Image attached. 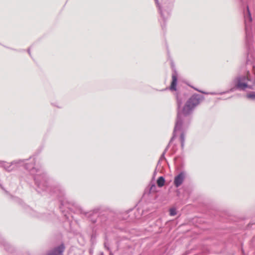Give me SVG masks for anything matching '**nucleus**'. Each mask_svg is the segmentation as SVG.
Here are the masks:
<instances>
[{
	"label": "nucleus",
	"instance_id": "f257e3e1",
	"mask_svg": "<svg viewBox=\"0 0 255 255\" xmlns=\"http://www.w3.org/2000/svg\"><path fill=\"white\" fill-rule=\"evenodd\" d=\"M200 103V99L197 95H193L185 104L181 113L184 116L190 115L193 109Z\"/></svg>",
	"mask_w": 255,
	"mask_h": 255
},
{
	"label": "nucleus",
	"instance_id": "f03ea898",
	"mask_svg": "<svg viewBox=\"0 0 255 255\" xmlns=\"http://www.w3.org/2000/svg\"><path fill=\"white\" fill-rule=\"evenodd\" d=\"M249 74V73L248 72L247 77L243 76L236 79L235 81V85L238 88L241 89H245V88L248 87L250 89H253L252 87L248 86V85L245 82V81L246 80H249L248 77Z\"/></svg>",
	"mask_w": 255,
	"mask_h": 255
},
{
	"label": "nucleus",
	"instance_id": "7ed1b4c3",
	"mask_svg": "<svg viewBox=\"0 0 255 255\" xmlns=\"http://www.w3.org/2000/svg\"><path fill=\"white\" fill-rule=\"evenodd\" d=\"M64 250L65 246L63 244H62L58 247L49 251L47 252L46 255H62V253Z\"/></svg>",
	"mask_w": 255,
	"mask_h": 255
},
{
	"label": "nucleus",
	"instance_id": "20e7f679",
	"mask_svg": "<svg viewBox=\"0 0 255 255\" xmlns=\"http://www.w3.org/2000/svg\"><path fill=\"white\" fill-rule=\"evenodd\" d=\"M184 180V174L182 173H180L176 176L174 180V184L176 187L181 185Z\"/></svg>",
	"mask_w": 255,
	"mask_h": 255
},
{
	"label": "nucleus",
	"instance_id": "39448f33",
	"mask_svg": "<svg viewBox=\"0 0 255 255\" xmlns=\"http://www.w3.org/2000/svg\"><path fill=\"white\" fill-rule=\"evenodd\" d=\"M177 82V78L175 74L172 76V82L170 85V89L172 91L176 90V85Z\"/></svg>",
	"mask_w": 255,
	"mask_h": 255
},
{
	"label": "nucleus",
	"instance_id": "423d86ee",
	"mask_svg": "<svg viewBox=\"0 0 255 255\" xmlns=\"http://www.w3.org/2000/svg\"><path fill=\"white\" fill-rule=\"evenodd\" d=\"M165 183V179L162 176L159 177L157 180V184L159 187H162Z\"/></svg>",
	"mask_w": 255,
	"mask_h": 255
},
{
	"label": "nucleus",
	"instance_id": "0eeeda50",
	"mask_svg": "<svg viewBox=\"0 0 255 255\" xmlns=\"http://www.w3.org/2000/svg\"><path fill=\"white\" fill-rule=\"evenodd\" d=\"M169 212L170 216H174L176 214V211L175 208H171L169 210Z\"/></svg>",
	"mask_w": 255,
	"mask_h": 255
},
{
	"label": "nucleus",
	"instance_id": "6e6552de",
	"mask_svg": "<svg viewBox=\"0 0 255 255\" xmlns=\"http://www.w3.org/2000/svg\"><path fill=\"white\" fill-rule=\"evenodd\" d=\"M248 98L255 99V93L249 94L247 95Z\"/></svg>",
	"mask_w": 255,
	"mask_h": 255
},
{
	"label": "nucleus",
	"instance_id": "1a4fd4ad",
	"mask_svg": "<svg viewBox=\"0 0 255 255\" xmlns=\"http://www.w3.org/2000/svg\"><path fill=\"white\" fill-rule=\"evenodd\" d=\"M180 140H181V142L182 145H183V142H184V133H182L180 135Z\"/></svg>",
	"mask_w": 255,
	"mask_h": 255
},
{
	"label": "nucleus",
	"instance_id": "9d476101",
	"mask_svg": "<svg viewBox=\"0 0 255 255\" xmlns=\"http://www.w3.org/2000/svg\"><path fill=\"white\" fill-rule=\"evenodd\" d=\"M249 16H250V20H251V14L249 13Z\"/></svg>",
	"mask_w": 255,
	"mask_h": 255
}]
</instances>
